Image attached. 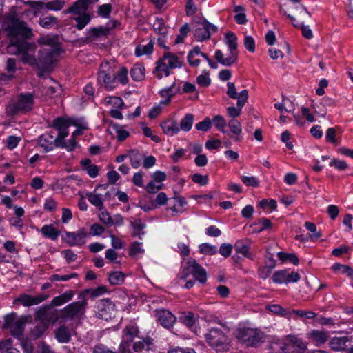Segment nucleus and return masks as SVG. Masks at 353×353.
<instances>
[{"instance_id":"nucleus-1","label":"nucleus","mask_w":353,"mask_h":353,"mask_svg":"<svg viewBox=\"0 0 353 353\" xmlns=\"http://www.w3.org/2000/svg\"><path fill=\"white\" fill-rule=\"evenodd\" d=\"M6 30L10 38L9 52L21 54L22 61L30 65L48 68L54 63L55 56L61 50L52 47L41 48L37 59L34 55L37 45L33 42L27 41V39L33 36V32L25 21L12 17Z\"/></svg>"},{"instance_id":"nucleus-2","label":"nucleus","mask_w":353,"mask_h":353,"mask_svg":"<svg viewBox=\"0 0 353 353\" xmlns=\"http://www.w3.org/2000/svg\"><path fill=\"white\" fill-rule=\"evenodd\" d=\"M34 103V97L32 94H21L16 99L9 102L6 106V112L9 116L25 113L32 109Z\"/></svg>"},{"instance_id":"nucleus-3","label":"nucleus","mask_w":353,"mask_h":353,"mask_svg":"<svg viewBox=\"0 0 353 353\" xmlns=\"http://www.w3.org/2000/svg\"><path fill=\"white\" fill-rule=\"evenodd\" d=\"M226 44L228 47L230 54L224 57L221 50H216L214 54L215 59L224 66H230L235 63L238 59L237 37L232 32L225 34Z\"/></svg>"},{"instance_id":"nucleus-4","label":"nucleus","mask_w":353,"mask_h":353,"mask_svg":"<svg viewBox=\"0 0 353 353\" xmlns=\"http://www.w3.org/2000/svg\"><path fill=\"white\" fill-rule=\"evenodd\" d=\"M236 337L246 346L256 347L263 343L265 334L259 329L243 327L238 330Z\"/></svg>"},{"instance_id":"nucleus-5","label":"nucleus","mask_w":353,"mask_h":353,"mask_svg":"<svg viewBox=\"0 0 353 353\" xmlns=\"http://www.w3.org/2000/svg\"><path fill=\"white\" fill-rule=\"evenodd\" d=\"M208 344L216 352H224L228 349V336L219 328H212L205 334Z\"/></svg>"},{"instance_id":"nucleus-6","label":"nucleus","mask_w":353,"mask_h":353,"mask_svg":"<svg viewBox=\"0 0 353 353\" xmlns=\"http://www.w3.org/2000/svg\"><path fill=\"white\" fill-rule=\"evenodd\" d=\"M87 304L86 299L82 297L81 301H75L68 305L60 311L61 320L68 321L80 319L85 314Z\"/></svg>"},{"instance_id":"nucleus-7","label":"nucleus","mask_w":353,"mask_h":353,"mask_svg":"<svg viewBox=\"0 0 353 353\" xmlns=\"http://www.w3.org/2000/svg\"><path fill=\"white\" fill-rule=\"evenodd\" d=\"M97 82L99 85L104 86L107 90H113L117 87L116 73L108 66V63L105 65H101L98 72Z\"/></svg>"},{"instance_id":"nucleus-8","label":"nucleus","mask_w":353,"mask_h":353,"mask_svg":"<svg viewBox=\"0 0 353 353\" xmlns=\"http://www.w3.org/2000/svg\"><path fill=\"white\" fill-rule=\"evenodd\" d=\"M218 31V28L206 19H200L196 22L194 35L196 41L201 42L210 38V33Z\"/></svg>"},{"instance_id":"nucleus-9","label":"nucleus","mask_w":353,"mask_h":353,"mask_svg":"<svg viewBox=\"0 0 353 353\" xmlns=\"http://www.w3.org/2000/svg\"><path fill=\"white\" fill-rule=\"evenodd\" d=\"M51 305H46L37 310L35 313V319L39 321L41 323H54L59 319L60 313L57 310H53Z\"/></svg>"},{"instance_id":"nucleus-10","label":"nucleus","mask_w":353,"mask_h":353,"mask_svg":"<svg viewBox=\"0 0 353 353\" xmlns=\"http://www.w3.org/2000/svg\"><path fill=\"white\" fill-rule=\"evenodd\" d=\"M26 321V317L16 320L15 314H11L6 316L4 327L10 330L12 336L19 338L23 334Z\"/></svg>"},{"instance_id":"nucleus-11","label":"nucleus","mask_w":353,"mask_h":353,"mask_svg":"<svg viewBox=\"0 0 353 353\" xmlns=\"http://www.w3.org/2000/svg\"><path fill=\"white\" fill-rule=\"evenodd\" d=\"M138 332V327L134 325H130L125 327L123 330V335L119 348L120 353H131V343L134 337L137 336Z\"/></svg>"},{"instance_id":"nucleus-12","label":"nucleus","mask_w":353,"mask_h":353,"mask_svg":"<svg viewBox=\"0 0 353 353\" xmlns=\"http://www.w3.org/2000/svg\"><path fill=\"white\" fill-rule=\"evenodd\" d=\"M60 139L58 135L55 137L53 132H49L41 134L38 139V142L39 145L43 148L44 152L46 153L53 150V145L57 148L61 146L60 144Z\"/></svg>"},{"instance_id":"nucleus-13","label":"nucleus","mask_w":353,"mask_h":353,"mask_svg":"<svg viewBox=\"0 0 353 353\" xmlns=\"http://www.w3.org/2000/svg\"><path fill=\"white\" fill-rule=\"evenodd\" d=\"M97 308L98 309L97 316L107 321L111 319L114 305L110 299H103L97 302Z\"/></svg>"},{"instance_id":"nucleus-14","label":"nucleus","mask_w":353,"mask_h":353,"mask_svg":"<svg viewBox=\"0 0 353 353\" xmlns=\"http://www.w3.org/2000/svg\"><path fill=\"white\" fill-rule=\"evenodd\" d=\"M99 0H77L67 10L63 11L64 14L73 13L75 14H84L90 6L98 2Z\"/></svg>"},{"instance_id":"nucleus-15","label":"nucleus","mask_w":353,"mask_h":353,"mask_svg":"<svg viewBox=\"0 0 353 353\" xmlns=\"http://www.w3.org/2000/svg\"><path fill=\"white\" fill-rule=\"evenodd\" d=\"M48 297L49 295L45 294H40L37 296L21 294L17 299H15L14 301L19 302L23 306L28 307L38 305L48 299Z\"/></svg>"},{"instance_id":"nucleus-16","label":"nucleus","mask_w":353,"mask_h":353,"mask_svg":"<svg viewBox=\"0 0 353 353\" xmlns=\"http://www.w3.org/2000/svg\"><path fill=\"white\" fill-rule=\"evenodd\" d=\"M88 232L85 228H81L76 232H66V243L70 246L82 245L85 243V239Z\"/></svg>"},{"instance_id":"nucleus-17","label":"nucleus","mask_w":353,"mask_h":353,"mask_svg":"<svg viewBox=\"0 0 353 353\" xmlns=\"http://www.w3.org/2000/svg\"><path fill=\"white\" fill-rule=\"evenodd\" d=\"M156 317L158 322L164 327L169 328L176 321V317L167 310H156Z\"/></svg>"},{"instance_id":"nucleus-18","label":"nucleus","mask_w":353,"mask_h":353,"mask_svg":"<svg viewBox=\"0 0 353 353\" xmlns=\"http://www.w3.org/2000/svg\"><path fill=\"white\" fill-rule=\"evenodd\" d=\"M70 125V123L68 119L62 117H59L53 120L52 123L49 124L48 126L57 130L59 131L58 136L60 138H65L69 134L68 127Z\"/></svg>"},{"instance_id":"nucleus-19","label":"nucleus","mask_w":353,"mask_h":353,"mask_svg":"<svg viewBox=\"0 0 353 353\" xmlns=\"http://www.w3.org/2000/svg\"><path fill=\"white\" fill-rule=\"evenodd\" d=\"M188 263L190 264V267H192V274L194 278L201 283H205L207 280V273L205 269L192 258L188 260Z\"/></svg>"},{"instance_id":"nucleus-20","label":"nucleus","mask_w":353,"mask_h":353,"mask_svg":"<svg viewBox=\"0 0 353 353\" xmlns=\"http://www.w3.org/2000/svg\"><path fill=\"white\" fill-rule=\"evenodd\" d=\"M154 347L153 340L149 337L143 339V341L135 342L133 345V350L140 353H154Z\"/></svg>"},{"instance_id":"nucleus-21","label":"nucleus","mask_w":353,"mask_h":353,"mask_svg":"<svg viewBox=\"0 0 353 353\" xmlns=\"http://www.w3.org/2000/svg\"><path fill=\"white\" fill-rule=\"evenodd\" d=\"M292 346L290 343V340L288 343H284L282 341H278L272 343L270 346V349L272 353H293L292 350Z\"/></svg>"},{"instance_id":"nucleus-22","label":"nucleus","mask_w":353,"mask_h":353,"mask_svg":"<svg viewBox=\"0 0 353 353\" xmlns=\"http://www.w3.org/2000/svg\"><path fill=\"white\" fill-rule=\"evenodd\" d=\"M236 253L252 259V255L250 253V241L248 239L238 240L234 244Z\"/></svg>"},{"instance_id":"nucleus-23","label":"nucleus","mask_w":353,"mask_h":353,"mask_svg":"<svg viewBox=\"0 0 353 353\" xmlns=\"http://www.w3.org/2000/svg\"><path fill=\"white\" fill-rule=\"evenodd\" d=\"M350 341V339L347 336L343 337H334L330 341V346L332 350L334 351H343L347 350V343Z\"/></svg>"},{"instance_id":"nucleus-24","label":"nucleus","mask_w":353,"mask_h":353,"mask_svg":"<svg viewBox=\"0 0 353 353\" xmlns=\"http://www.w3.org/2000/svg\"><path fill=\"white\" fill-rule=\"evenodd\" d=\"M170 68H168V65L165 60H163V57L157 61V65L153 71V73L156 77L161 79L164 74L165 77L170 75Z\"/></svg>"},{"instance_id":"nucleus-25","label":"nucleus","mask_w":353,"mask_h":353,"mask_svg":"<svg viewBox=\"0 0 353 353\" xmlns=\"http://www.w3.org/2000/svg\"><path fill=\"white\" fill-rule=\"evenodd\" d=\"M74 295V291L72 290H68L65 292L63 294L54 297L51 301V306L55 307V306H59L62 305L67 302L71 301Z\"/></svg>"},{"instance_id":"nucleus-26","label":"nucleus","mask_w":353,"mask_h":353,"mask_svg":"<svg viewBox=\"0 0 353 353\" xmlns=\"http://www.w3.org/2000/svg\"><path fill=\"white\" fill-rule=\"evenodd\" d=\"M55 337L59 343H67L71 339L69 329L65 325H61L55 330Z\"/></svg>"},{"instance_id":"nucleus-27","label":"nucleus","mask_w":353,"mask_h":353,"mask_svg":"<svg viewBox=\"0 0 353 353\" xmlns=\"http://www.w3.org/2000/svg\"><path fill=\"white\" fill-rule=\"evenodd\" d=\"M161 127L164 134L172 136L179 132V128L176 121L174 120L164 121L161 123Z\"/></svg>"},{"instance_id":"nucleus-28","label":"nucleus","mask_w":353,"mask_h":353,"mask_svg":"<svg viewBox=\"0 0 353 353\" xmlns=\"http://www.w3.org/2000/svg\"><path fill=\"white\" fill-rule=\"evenodd\" d=\"M59 39L56 36H44L41 37L38 42L43 45L41 48H48V47H52V48H57L58 50H61L59 45Z\"/></svg>"},{"instance_id":"nucleus-29","label":"nucleus","mask_w":353,"mask_h":353,"mask_svg":"<svg viewBox=\"0 0 353 353\" xmlns=\"http://www.w3.org/2000/svg\"><path fill=\"white\" fill-rule=\"evenodd\" d=\"M130 226L133 228L132 236H138L141 239L142 236L145 234L143 230L146 227V225L140 219H136L130 221Z\"/></svg>"},{"instance_id":"nucleus-30","label":"nucleus","mask_w":353,"mask_h":353,"mask_svg":"<svg viewBox=\"0 0 353 353\" xmlns=\"http://www.w3.org/2000/svg\"><path fill=\"white\" fill-rule=\"evenodd\" d=\"M163 60H165L167 62L168 68H170L171 70L181 67V63L179 61V57L174 53L165 52L163 56Z\"/></svg>"},{"instance_id":"nucleus-31","label":"nucleus","mask_w":353,"mask_h":353,"mask_svg":"<svg viewBox=\"0 0 353 353\" xmlns=\"http://www.w3.org/2000/svg\"><path fill=\"white\" fill-rule=\"evenodd\" d=\"M107 292H108L107 288L104 285H101V286H99L94 289H92V288L85 289L82 292L81 296H82V297H85V295L89 294L92 299H95V298L105 294Z\"/></svg>"},{"instance_id":"nucleus-32","label":"nucleus","mask_w":353,"mask_h":353,"mask_svg":"<svg viewBox=\"0 0 353 353\" xmlns=\"http://www.w3.org/2000/svg\"><path fill=\"white\" fill-rule=\"evenodd\" d=\"M109 32L110 30L108 28H103L102 26L92 28L87 32L88 35V39H95L102 36L105 37L109 34Z\"/></svg>"},{"instance_id":"nucleus-33","label":"nucleus","mask_w":353,"mask_h":353,"mask_svg":"<svg viewBox=\"0 0 353 353\" xmlns=\"http://www.w3.org/2000/svg\"><path fill=\"white\" fill-rule=\"evenodd\" d=\"M41 232L45 237L51 239L52 240H56L59 235V231L57 230L52 225H43Z\"/></svg>"},{"instance_id":"nucleus-34","label":"nucleus","mask_w":353,"mask_h":353,"mask_svg":"<svg viewBox=\"0 0 353 353\" xmlns=\"http://www.w3.org/2000/svg\"><path fill=\"white\" fill-rule=\"evenodd\" d=\"M290 343L293 348V353H304L307 350V345L301 339L292 336Z\"/></svg>"},{"instance_id":"nucleus-35","label":"nucleus","mask_w":353,"mask_h":353,"mask_svg":"<svg viewBox=\"0 0 353 353\" xmlns=\"http://www.w3.org/2000/svg\"><path fill=\"white\" fill-rule=\"evenodd\" d=\"M145 68L140 63L134 65L130 70V75L134 81H141L145 77Z\"/></svg>"},{"instance_id":"nucleus-36","label":"nucleus","mask_w":353,"mask_h":353,"mask_svg":"<svg viewBox=\"0 0 353 353\" xmlns=\"http://www.w3.org/2000/svg\"><path fill=\"white\" fill-rule=\"evenodd\" d=\"M154 42L151 40L147 45L139 44L135 49V55L141 57L145 54H150L153 52Z\"/></svg>"},{"instance_id":"nucleus-37","label":"nucleus","mask_w":353,"mask_h":353,"mask_svg":"<svg viewBox=\"0 0 353 353\" xmlns=\"http://www.w3.org/2000/svg\"><path fill=\"white\" fill-rule=\"evenodd\" d=\"M125 274L120 271H114L108 274V281L110 285H118L124 282Z\"/></svg>"},{"instance_id":"nucleus-38","label":"nucleus","mask_w":353,"mask_h":353,"mask_svg":"<svg viewBox=\"0 0 353 353\" xmlns=\"http://www.w3.org/2000/svg\"><path fill=\"white\" fill-rule=\"evenodd\" d=\"M6 70L10 73L9 74H2L1 79L3 81H10L13 78V73L16 70V60L12 58H9L6 63Z\"/></svg>"},{"instance_id":"nucleus-39","label":"nucleus","mask_w":353,"mask_h":353,"mask_svg":"<svg viewBox=\"0 0 353 353\" xmlns=\"http://www.w3.org/2000/svg\"><path fill=\"white\" fill-rule=\"evenodd\" d=\"M130 164L134 168H138L143 159V156L137 150H132L129 152Z\"/></svg>"},{"instance_id":"nucleus-40","label":"nucleus","mask_w":353,"mask_h":353,"mask_svg":"<svg viewBox=\"0 0 353 353\" xmlns=\"http://www.w3.org/2000/svg\"><path fill=\"white\" fill-rule=\"evenodd\" d=\"M288 270H281L275 272L272 277V279L275 283H288Z\"/></svg>"},{"instance_id":"nucleus-41","label":"nucleus","mask_w":353,"mask_h":353,"mask_svg":"<svg viewBox=\"0 0 353 353\" xmlns=\"http://www.w3.org/2000/svg\"><path fill=\"white\" fill-rule=\"evenodd\" d=\"M272 225L271 221L266 218L259 219L252 225V226L255 227L254 230L256 232H261L264 230L271 228Z\"/></svg>"},{"instance_id":"nucleus-42","label":"nucleus","mask_w":353,"mask_h":353,"mask_svg":"<svg viewBox=\"0 0 353 353\" xmlns=\"http://www.w3.org/2000/svg\"><path fill=\"white\" fill-rule=\"evenodd\" d=\"M65 4V0H52L45 2V8L48 10L59 11L64 7Z\"/></svg>"},{"instance_id":"nucleus-43","label":"nucleus","mask_w":353,"mask_h":353,"mask_svg":"<svg viewBox=\"0 0 353 353\" xmlns=\"http://www.w3.org/2000/svg\"><path fill=\"white\" fill-rule=\"evenodd\" d=\"M311 337L319 343H324L328 339V334L323 330H312L310 333Z\"/></svg>"},{"instance_id":"nucleus-44","label":"nucleus","mask_w":353,"mask_h":353,"mask_svg":"<svg viewBox=\"0 0 353 353\" xmlns=\"http://www.w3.org/2000/svg\"><path fill=\"white\" fill-rule=\"evenodd\" d=\"M194 121V116L192 114H185L180 122V129L183 131H189L192 126Z\"/></svg>"},{"instance_id":"nucleus-45","label":"nucleus","mask_w":353,"mask_h":353,"mask_svg":"<svg viewBox=\"0 0 353 353\" xmlns=\"http://www.w3.org/2000/svg\"><path fill=\"white\" fill-rule=\"evenodd\" d=\"M180 320L184 325H185L189 328L192 327L196 323V317L194 314L191 312L184 313L180 317Z\"/></svg>"},{"instance_id":"nucleus-46","label":"nucleus","mask_w":353,"mask_h":353,"mask_svg":"<svg viewBox=\"0 0 353 353\" xmlns=\"http://www.w3.org/2000/svg\"><path fill=\"white\" fill-rule=\"evenodd\" d=\"M153 28L157 33L161 36L166 37L168 30L163 19H157L153 24Z\"/></svg>"},{"instance_id":"nucleus-47","label":"nucleus","mask_w":353,"mask_h":353,"mask_svg":"<svg viewBox=\"0 0 353 353\" xmlns=\"http://www.w3.org/2000/svg\"><path fill=\"white\" fill-rule=\"evenodd\" d=\"M179 91V88L175 87V83H174L170 87L163 89L160 91V95L164 99H170L175 95Z\"/></svg>"},{"instance_id":"nucleus-48","label":"nucleus","mask_w":353,"mask_h":353,"mask_svg":"<svg viewBox=\"0 0 353 353\" xmlns=\"http://www.w3.org/2000/svg\"><path fill=\"white\" fill-rule=\"evenodd\" d=\"M58 23V19L54 16L46 17L39 20V25L44 28H50Z\"/></svg>"},{"instance_id":"nucleus-49","label":"nucleus","mask_w":353,"mask_h":353,"mask_svg":"<svg viewBox=\"0 0 353 353\" xmlns=\"http://www.w3.org/2000/svg\"><path fill=\"white\" fill-rule=\"evenodd\" d=\"M60 144L61 146H59L58 148H65L67 151L71 152L77 147V142L76 141V138H72V137L68 143L65 141V138H61Z\"/></svg>"},{"instance_id":"nucleus-50","label":"nucleus","mask_w":353,"mask_h":353,"mask_svg":"<svg viewBox=\"0 0 353 353\" xmlns=\"http://www.w3.org/2000/svg\"><path fill=\"white\" fill-rule=\"evenodd\" d=\"M88 201L94 206L97 207L99 210H101L103 207L102 199L99 195L88 192L86 194Z\"/></svg>"},{"instance_id":"nucleus-51","label":"nucleus","mask_w":353,"mask_h":353,"mask_svg":"<svg viewBox=\"0 0 353 353\" xmlns=\"http://www.w3.org/2000/svg\"><path fill=\"white\" fill-rule=\"evenodd\" d=\"M200 252L203 254L214 255L217 252V248L215 245L209 243H202L199 245Z\"/></svg>"},{"instance_id":"nucleus-52","label":"nucleus","mask_w":353,"mask_h":353,"mask_svg":"<svg viewBox=\"0 0 353 353\" xmlns=\"http://www.w3.org/2000/svg\"><path fill=\"white\" fill-rule=\"evenodd\" d=\"M77 22L76 27L78 30H82L90 21V17L88 14H84L81 16L74 18Z\"/></svg>"},{"instance_id":"nucleus-53","label":"nucleus","mask_w":353,"mask_h":353,"mask_svg":"<svg viewBox=\"0 0 353 353\" xmlns=\"http://www.w3.org/2000/svg\"><path fill=\"white\" fill-rule=\"evenodd\" d=\"M228 127L232 133L239 135L241 133L242 128L241 123L235 119H232L228 122Z\"/></svg>"},{"instance_id":"nucleus-54","label":"nucleus","mask_w":353,"mask_h":353,"mask_svg":"<svg viewBox=\"0 0 353 353\" xmlns=\"http://www.w3.org/2000/svg\"><path fill=\"white\" fill-rule=\"evenodd\" d=\"M214 126L222 132H225L224 128L226 126V121L223 117L216 115L212 120Z\"/></svg>"},{"instance_id":"nucleus-55","label":"nucleus","mask_w":353,"mask_h":353,"mask_svg":"<svg viewBox=\"0 0 353 353\" xmlns=\"http://www.w3.org/2000/svg\"><path fill=\"white\" fill-rule=\"evenodd\" d=\"M190 31V27L188 23H185L180 28V34H179L176 39L175 43H181L183 41L184 38L187 36L188 33Z\"/></svg>"},{"instance_id":"nucleus-56","label":"nucleus","mask_w":353,"mask_h":353,"mask_svg":"<svg viewBox=\"0 0 353 353\" xmlns=\"http://www.w3.org/2000/svg\"><path fill=\"white\" fill-rule=\"evenodd\" d=\"M205 74H201L196 77V83L201 87H208L211 83V79L209 77L208 72H203Z\"/></svg>"},{"instance_id":"nucleus-57","label":"nucleus","mask_w":353,"mask_h":353,"mask_svg":"<svg viewBox=\"0 0 353 353\" xmlns=\"http://www.w3.org/2000/svg\"><path fill=\"white\" fill-rule=\"evenodd\" d=\"M77 276H78V274L75 272L71 273L70 274L62 275V276H60L59 274H52L50 277V281H65L69 279L76 278V277H77Z\"/></svg>"},{"instance_id":"nucleus-58","label":"nucleus","mask_w":353,"mask_h":353,"mask_svg":"<svg viewBox=\"0 0 353 353\" xmlns=\"http://www.w3.org/2000/svg\"><path fill=\"white\" fill-rule=\"evenodd\" d=\"M117 79L121 84L125 85L128 82V70L126 68H121L117 74H116V79Z\"/></svg>"},{"instance_id":"nucleus-59","label":"nucleus","mask_w":353,"mask_h":353,"mask_svg":"<svg viewBox=\"0 0 353 353\" xmlns=\"http://www.w3.org/2000/svg\"><path fill=\"white\" fill-rule=\"evenodd\" d=\"M212 126V120L209 117H206L203 121L196 124V128L203 132L208 131Z\"/></svg>"},{"instance_id":"nucleus-60","label":"nucleus","mask_w":353,"mask_h":353,"mask_svg":"<svg viewBox=\"0 0 353 353\" xmlns=\"http://www.w3.org/2000/svg\"><path fill=\"white\" fill-rule=\"evenodd\" d=\"M192 180L200 185H205L208 183V175H201L199 173L194 174L191 176Z\"/></svg>"},{"instance_id":"nucleus-61","label":"nucleus","mask_w":353,"mask_h":353,"mask_svg":"<svg viewBox=\"0 0 353 353\" xmlns=\"http://www.w3.org/2000/svg\"><path fill=\"white\" fill-rule=\"evenodd\" d=\"M242 182L247 186L258 187L259 185V180L254 176H241Z\"/></svg>"},{"instance_id":"nucleus-62","label":"nucleus","mask_w":353,"mask_h":353,"mask_svg":"<svg viewBox=\"0 0 353 353\" xmlns=\"http://www.w3.org/2000/svg\"><path fill=\"white\" fill-rule=\"evenodd\" d=\"M293 26L296 28L300 27L301 29V32L303 36L307 39H311L313 37V33L312 30L309 28L308 26H305L304 24H301L299 26L298 24L294 23Z\"/></svg>"},{"instance_id":"nucleus-63","label":"nucleus","mask_w":353,"mask_h":353,"mask_svg":"<svg viewBox=\"0 0 353 353\" xmlns=\"http://www.w3.org/2000/svg\"><path fill=\"white\" fill-rule=\"evenodd\" d=\"M111 10H112V6L110 4H109V3L103 4L102 6H99L98 14L101 17L107 18L109 17Z\"/></svg>"},{"instance_id":"nucleus-64","label":"nucleus","mask_w":353,"mask_h":353,"mask_svg":"<svg viewBox=\"0 0 353 353\" xmlns=\"http://www.w3.org/2000/svg\"><path fill=\"white\" fill-rule=\"evenodd\" d=\"M248 98V92L246 90H244L241 91L239 94V96H237V107L240 109V110H242V108L245 105V102L247 101Z\"/></svg>"}]
</instances>
